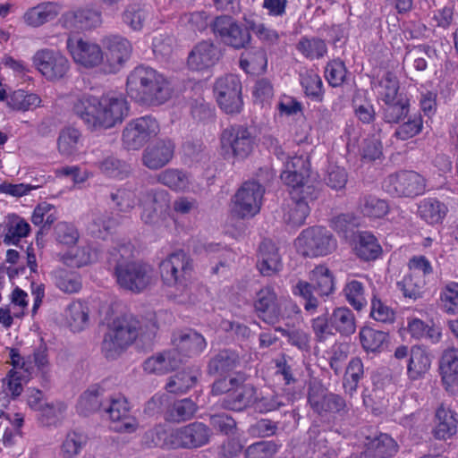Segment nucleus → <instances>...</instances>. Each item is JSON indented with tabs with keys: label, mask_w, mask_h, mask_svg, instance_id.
Returning a JSON list of instances; mask_svg holds the SVG:
<instances>
[{
	"label": "nucleus",
	"mask_w": 458,
	"mask_h": 458,
	"mask_svg": "<svg viewBox=\"0 0 458 458\" xmlns=\"http://www.w3.org/2000/svg\"><path fill=\"white\" fill-rule=\"evenodd\" d=\"M213 32L225 46L234 49L246 48L251 41L249 29L243 28L227 15L218 16L212 24Z\"/></svg>",
	"instance_id": "4468645a"
},
{
	"label": "nucleus",
	"mask_w": 458,
	"mask_h": 458,
	"mask_svg": "<svg viewBox=\"0 0 458 458\" xmlns=\"http://www.w3.org/2000/svg\"><path fill=\"white\" fill-rule=\"evenodd\" d=\"M436 51L429 46H418L409 50L403 57V65L409 70L424 71L427 68L426 57L431 58Z\"/></svg>",
	"instance_id": "49530a36"
},
{
	"label": "nucleus",
	"mask_w": 458,
	"mask_h": 458,
	"mask_svg": "<svg viewBox=\"0 0 458 458\" xmlns=\"http://www.w3.org/2000/svg\"><path fill=\"white\" fill-rule=\"evenodd\" d=\"M192 270V259L182 250L171 253L160 263V274L164 283L182 291L187 288Z\"/></svg>",
	"instance_id": "39448f33"
},
{
	"label": "nucleus",
	"mask_w": 458,
	"mask_h": 458,
	"mask_svg": "<svg viewBox=\"0 0 458 458\" xmlns=\"http://www.w3.org/2000/svg\"><path fill=\"white\" fill-rule=\"evenodd\" d=\"M308 400L310 407L318 414L339 412L346 408V403L341 396L328 393L320 384L310 386Z\"/></svg>",
	"instance_id": "a211bd4d"
},
{
	"label": "nucleus",
	"mask_w": 458,
	"mask_h": 458,
	"mask_svg": "<svg viewBox=\"0 0 458 458\" xmlns=\"http://www.w3.org/2000/svg\"><path fill=\"white\" fill-rule=\"evenodd\" d=\"M254 308L259 318L267 324L275 325L281 320L289 324L290 315L286 312L299 314V307L289 301H278L271 286L261 288L256 294Z\"/></svg>",
	"instance_id": "7ed1b4c3"
},
{
	"label": "nucleus",
	"mask_w": 458,
	"mask_h": 458,
	"mask_svg": "<svg viewBox=\"0 0 458 458\" xmlns=\"http://www.w3.org/2000/svg\"><path fill=\"white\" fill-rule=\"evenodd\" d=\"M362 347L367 352H380L387 341V334L371 327H363L360 332Z\"/></svg>",
	"instance_id": "603ef678"
},
{
	"label": "nucleus",
	"mask_w": 458,
	"mask_h": 458,
	"mask_svg": "<svg viewBox=\"0 0 458 458\" xmlns=\"http://www.w3.org/2000/svg\"><path fill=\"white\" fill-rule=\"evenodd\" d=\"M313 199L301 196L298 199L292 198L291 203L284 212V221L293 226H300L304 224L310 213L309 202Z\"/></svg>",
	"instance_id": "a19ab883"
},
{
	"label": "nucleus",
	"mask_w": 458,
	"mask_h": 458,
	"mask_svg": "<svg viewBox=\"0 0 458 458\" xmlns=\"http://www.w3.org/2000/svg\"><path fill=\"white\" fill-rule=\"evenodd\" d=\"M159 131L160 126L156 118L141 116L126 125L122 134V143L128 150H138L150 139L157 136Z\"/></svg>",
	"instance_id": "1a4fd4ad"
},
{
	"label": "nucleus",
	"mask_w": 458,
	"mask_h": 458,
	"mask_svg": "<svg viewBox=\"0 0 458 458\" xmlns=\"http://www.w3.org/2000/svg\"><path fill=\"white\" fill-rule=\"evenodd\" d=\"M398 90L399 82L396 76L391 72H386L378 84V95L382 101L385 102L404 97V95L399 93Z\"/></svg>",
	"instance_id": "bf43d9fd"
},
{
	"label": "nucleus",
	"mask_w": 458,
	"mask_h": 458,
	"mask_svg": "<svg viewBox=\"0 0 458 458\" xmlns=\"http://www.w3.org/2000/svg\"><path fill=\"white\" fill-rule=\"evenodd\" d=\"M359 210L369 218H382L389 212L386 200L376 195L366 194L360 199Z\"/></svg>",
	"instance_id": "79ce46f5"
},
{
	"label": "nucleus",
	"mask_w": 458,
	"mask_h": 458,
	"mask_svg": "<svg viewBox=\"0 0 458 458\" xmlns=\"http://www.w3.org/2000/svg\"><path fill=\"white\" fill-rule=\"evenodd\" d=\"M422 125L420 115H411L406 122L397 127L394 136L400 140H407L418 135L422 130Z\"/></svg>",
	"instance_id": "69168bd1"
},
{
	"label": "nucleus",
	"mask_w": 458,
	"mask_h": 458,
	"mask_svg": "<svg viewBox=\"0 0 458 458\" xmlns=\"http://www.w3.org/2000/svg\"><path fill=\"white\" fill-rule=\"evenodd\" d=\"M267 64V55L261 47L245 48L241 55L240 66L248 73L263 72Z\"/></svg>",
	"instance_id": "f704fd0d"
},
{
	"label": "nucleus",
	"mask_w": 458,
	"mask_h": 458,
	"mask_svg": "<svg viewBox=\"0 0 458 458\" xmlns=\"http://www.w3.org/2000/svg\"><path fill=\"white\" fill-rule=\"evenodd\" d=\"M105 392V388L100 385L90 386L80 396L76 406L77 411L83 416H88L96 411L100 407L99 399Z\"/></svg>",
	"instance_id": "4c0bfd02"
},
{
	"label": "nucleus",
	"mask_w": 458,
	"mask_h": 458,
	"mask_svg": "<svg viewBox=\"0 0 458 458\" xmlns=\"http://www.w3.org/2000/svg\"><path fill=\"white\" fill-rule=\"evenodd\" d=\"M280 177L292 188V198L298 199L303 196L306 199H316L319 194L318 190L308 182L307 160L302 157L294 156L287 161Z\"/></svg>",
	"instance_id": "20e7f679"
},
{
	"label": "nucleus",
	"mask_w": 458,
	"mask_h": 458,
	"mask_svg": "<svg viewBox=\"0 0 458 458\" xmlns=\"http://www.w3.org/2000/svg\"><path fill=\"white\" fill-rule=\"evenodd\" d=\"M66 48L73 61L85 68H94L103 63L104 54L96 43L69 37L66 40Z\"/></svg>",
	"instance_id": "dca6fc26"
},
{
	"label": "nucleus",
	"mask_w": 458,
	"mask_h": 458,
	"mask_svg": "<svg viewBox=\"0 0 458 458\" xmlns=\"http://www.w3.org/2000/svg\"><path fill=\"white\" fill-rule=\"evenodd\" d=\"M64 27L66 29L83 31L98 27L101 22V13L89 7H82L68 11L62 16Z\"/></svg>",
	"instance_id": "aec40b11"
},
{
	"label": "nucleus",
	"mask_w": 458,
	"mask_h": 458,
	"mask_svg": "<svg viewBox=\"0 0 458 458\" xmlns=\"http://www.w3.org/2000/svg\"><path fill=\"white\" fill-rule=\"evenodd\" d=\"M363 363L360 359L353 358L350 360L346 369L344 387L345 393L350 396H352L357 390L358 383L363 377Z\"/></svg>",
	"instance_id": "864d4df0"
},
{
	"label": "nucleus",
	"mask_w": 458,
	"mask_h": 458,
	"mask_svg": "<svg viewBox=\"0 0 458 458\" xmlns=\"http://www.w3.org/2000/svg\"><path fill=\"white\" fill-rule=\"evenodd\" d=\"M60 5L55 2H43L29 8L22 15L25 24L38 28L54 21L60 13Z\"/></svg>",
	"instance_id": "5701e85b"
},
{
	"label": "nucleus",
	"mask_w": 458,
	"mask_h": 458,
	"mask_svg": "<svg viewBox=\"0 0 458 458\" xmlns=\"http://www.w3.org/2000/svg\"><path fill=\"white\" fill-rule=\"evenodd\" d=\"M425 284V278L421 275L411 272L397 283L403 295L412 300L421 297Z\"/></svg>",
	"instance_id": "8fccbe9b"
},
{
	"label": "nucleus",
	"mask_w": 458,
	"mask_h": 458,
	"mask_svg": "<svg viewBox=\"0 0 458 458\" xmlns=\"http://www.w3.org/2000/svg\"><path fill=\"white\" fill-rule=\"evenodd\" d=\"M297 49L307 58H321L327 53V48L325 41L318 38H301Z\"/></svg>",
	"instance_id": "680f3d73"
},
{
	"label": "nucleus",
	"mask_w": 458,
	"mask_h": 458,
	"mask_svg": "<svg viewBox=\"0 0 458 458\" xmlns=\"http://www.w3.org/2000/svg\"><path fill=\"white\" fill-rule=\"evenodd\" d=\"M330 327L342 335H351L356 331V318L347 307H339L333 310L329 318Z\"/></svg>",
	"instance_id": "c9c22d12"
},
{
	"label": "nucleus",
	"mask_w": 458,
	"mask_h": 458,
	"mask_svg": "<svg viewBox=\"0 0 458 458\" xmlns=\"http://www.w3.org/2000/svg\"><path fill=\"white\" fill-rule=\"evenodd\" d=\"M314 288L320 295L327 296L334 291V281L328 268L324 266L315 267L310 276Z\"/></svg>",
	"instance_id": "6e6d98bb"
},
{
	"label": "nucleus",
	"mask_w": 458,
	"mask_h": 458,
	"mask_svg": "<svg viewBox=\"0 0 458 458\" xmlns=\"http://www.w3.org/2000/svg\"><path fill=\"white\" fill-rule=\"evenodd\" d=\"M175 144L170 139H160L149 144L142 152V164L150 170H158L171 162Z\"/></svg>",
	"instance_id": "f3484780"
},
{
	"label": "nucleus",
	"mask_w": 458,
	"mask_h": 458,
	"mask_svg": "<svg viewBox=\"0 0 458 458\" xmlns=\"http://www.w3.org/2000/svg\"><path fill=\"white\" fill-rule=\"evenodd\" d=\"M174 344L176 346L178 353L183 352L185 356H194L199 354L206 348L204 337L193 330L181 333L174 338ZM178 357L180 355L178 354Z\"/></svg>",
	"instance_id": "2f4dec72"
},
{
	"label": "nucleus",
	"mask_w": 458,
	"mask_h": 458,
	"mask_svg": "<svg viewBox=\"0 0 458 458\" xmlns=\"http://www.w3.org/2000/svg\"><path fill=\"white\" fill-rule=\"evenodd\" d=\"M157 181L174 191H182L188 185V178L178 169H166L157 175Z\"/></svg>",
	"instance_id": "e2e57ef3"
},
{
	"label": "nucleus",
	"mask_w": 458,
	"mask_h": 458,
	"mask_svg": "<svg viewBox=\"0 0 458 458\" xmlns=\"http://www.w3.org/2000/svg\"><path fill=\"white\" fill-rule=\"evenodd\" d=\"M354 251L360 259L369 261L375 260L380 256L382 248L372 233L361 232L357 236Z\"/></svg>",
	"instance_id": "473e14b6"
},
{
	"label": "nucleus",
	"mask_w": 458,
	"mask_h": 458,
	"mask_svg": "<svg viewBox=\"0 0 458 458\" xmlns=\"http://www.w3.org/2000/svg\"><path fill=\"white\" fill-rule=\"evenodd\" d=\"M127 92L141 102L159 106L172 98L174 89L164 74L151 67L138 66L127 78Z\"/></svg>",
	"instance_id": "f257e3e1"
},
{
	"label": "nucleus",
	"mask_w": 458,
	"mask_h": 458,
	"mask_svg": "<svg viewBox=\"0 0 458 458\" xmlns=\"http://www.w3.org/2000/svg\"><path fill=\"white\" fill-rule=\"evenodd\" d=\"M407 375L410 379L421 378L430 369L431 359L421 346H413L407 360Z\"/></svg>",
	"instance_id": "7c9ffc66"
},
{
	"label": "nucleus",
	"mask_w": 458,
	"mask_h": 458,
	"mask_svg": "<svg viewBox=\"0 0 458 458\" xmlns=\"http://www.w3.org/2000/svg\"><path fill=\"white\" fill-rule=\"evenodd\" d=\"M182 361L177 351H169L146 360L144 370L153 374H165L179 368Z\"/></svg>",
	"instance_id": "c756f323"
},
{
	"label": "nucleus",
	"mask_w": 458,
	"mask_h": 458,
	"mask_svg": "<svg viewBox=\"0 0 458 458\" xmlns=\"http://www.w3.org/2000/svg\"><path fill=\"white\" fill-rule=\"evenodd\" d=\"M239 361V356L235 352L223 350L210 360L209 371L211 373H225L236 368Z\"/></svg>",
	"instance_id": "3c124183"
},
{
	"label": "nucleus",
	"mask_w": 458,
	"mask_h": 458,
	"mask_svg": "<svg viewBox=\"0 0 458 458\" xmlns=\"http://www.w3.org/2000/svg\"><path fill=\"white\" fill-rule=\"evenodd\" d=\"M410 111L409 99L404 96L385 101L382 106L383 119L388 123H397L408 116Z\"/></svg>",
	"instance_id": "58836bf2"
},
{
	"label": "nucleus",
	"mask_w": 458,
	"mask_h": 458,
	"mask_svg": "<svg viewBox=\"0 0 458 458\" xmlns=\"http://www.w3.org/2000/svg\"><path fill=\"white\" fill-rule=\"evenodd\" d=\"M300 81L307 96L316 98L322 96V80L314 71L306 70L301 72Z\"/></svg>",
	"instance_id": "338daca9"
},
{
	"label": "nucleus",
	"mask_w": 458,
	"mask_h": 458,
	"mask_svg": "<svg viewBox=\"0 0 458 458\" xmlns=\"http://www.w3.org/2000/svg\"><path fill=\"white\" fill-rule=\"evenodd\" d=\"M425 179L413 171H400L388 175L384 182V191L393 197L412 198L424 192Z\"/></svg>",
	"instance_id": "9d476101"
},
{
	"label": "nucleus",
	"mask_w": 458,
	"mask_h": 458,
	"mask_svg": "<svg viewBox=\"0 0 458 458\" xmlns=\"http://www.w3.org/2000/svg\"><path fill=\"white\" fill-rule=\"evenodd\" d=\"M35 68L49 81H56L66 76L70 71L68 58L60 51L42 48L32 57Z\"/></svg>",
	"instance_id": "9b49d317"
},
{
	"label": "nucleus",
	"mask_w": 458,
	"mask_h": 458,
	"mask_svg": "<svg viewBox=\"0 0 458 458\" xmlns=\"http://www.w3.org/2000/svg\"><path fill=\"white\" fill-rule=\"evenodd\" d=\"M220 143L225 157L244 159L254 148L255 136L249 128L233 125L223 131Z\"/></svg>",
	"instance_id": "6e6552de"
},
{
	"label": "nucleus",
	"mask_w": 458,
	"mask_h": 458,
	"mask_svg": "<svg viewBox=\"0 0 458 458\" xmlns=\"http://www.w3.org/2000/svg\"><path fill=\"white\" fill-rule=\"evenodd\" d=\"M257 389L250 384H243L239 379L230 395H226L223 401V406L233 411H242L248 407H253Z\"/></svg>",
	"instance_id": "b1692460"
},
{
	"label": "nucleus",
	"mask_w": 458,
	"mask_h": 458,
	"mask_svg": "<svg viewBox=\"0 0 458 458\" xmlns=\"http://www.w3.org/2000/svg\"><path fill=\"white\" fill-rule=\"evenodd\" d=\"M30 231V225L21 216L11 214L4 220V242L17 244Z\"/></svg>",
	"instance_id": "e433bc0d"
},
{
	"label": "nucleus",
	"mask_w": 458,
	"mask_h": 458,
	"mask_svg": "<svg viewBox=\"0 0 458 458\" xmlns=\"http://www.w3.org/2000/svg\"><path fill=\"white\" fill-rule=\"evenodd\" d=\"M53 276L55 286L65 293H75L81 289V276L73 271L58 268L54 271Z\"/></svg>",
	"instance_id": "de8ad7c7"
},
{
	"label": "nucleus",
	"mask_w": 458,
	"mask_h": 458,
	"mask_svg": "<svg viewBox=\"0 0 458 458\" xmlns=\"http://www.w3.org/2000/svg\"><path fill=\"white\" fill-rule=\"evenodd\" d=\"M212 430L204 423L195 421L170 432L168 445L173 449H195L209 443Z\"/></svg>",
	"instance_id": "ddd939ff"
},
{
	"label": "nucleus",
	"mask_w": 458,
	"mask_h": 458,
	"mask_svg": "<svg viewBox=\"0 0 458 458\" xmlns=\"http://www.w3.org/2000/svg\"><path fill=\"white\" fill-rule=\"evenodd\" d=\"M215 94L220 108L226 114H233L242 111V83L233 74L218 79L215 85Z\"/></svg>",
	"instance_id": "2eb2a0df"
},
{
	"label": "nucleus",
	"mask_w": 458,
	"mask_h": 458,
	"mask_svg": "<svg viewBox=\"0 0 458 458\" xmlns=\"http://www.w3.org/2000/svg\"><path fill=\"white\" fill-rule=\"evenodd\" d=\"M278 451V445L273 441H260L248 446L246 458H272Z\"/></svg>",
	"instance_id": "774afa93"
},
{
	"label": "nucleus",
	"mask_w": 458,
	"mask_h": 458,
	"mask_svg": "<svg viewBox=\"0 0 458 458\" xmlns=\"http://www.w3.org/2000/svg\"><path fill=\"white\" fill-rule=\"evenodd\" d=\"M56 220L55 207L47 202L39 203L31 216V222L43 228L50 227Z\"/></svg>",
	"instance_id": "052dcab7"
},
{
	"label": "nucleus",
	"mask_w": 458,
	"mask_h": 458,
	"mask_svg": "<svg viewBox=\"0 0 458 458\" xmlns=\"http://www.w3.org/2000/svg\"><path fill=\"white\" fill-rule=\"evenodd\" d=\"M439 306L447 314L458 313V283L450 281L443 285L439 295Z\"/></svg>",
	"instance_id": "09e8293b"
},
{
	"label": "nucleus",
	"mask_w": 458,
	"mask_h": 458,
	"mask_svg": "<svg viewBox=\"0 0 458 458\" xmlns=\"http://www.w3.org/2000/svg\"><path fill=\"white\" fill-rule=\"evenodd\" d=\"M264 192L260 183L245 182L233 199L232 212L241 218L254 216L260 210Z\"/></svg>",
	"instance_id": "f8f14e48"
},
{
	"label": "nucleus",
	"mask_w": 458,
	"mask_h": 458,
	"mask_svg": "<svg viewBox=\"0 0 458 458\" xmlns=\"http://www.w3.org/2000/svg\"><path fill=\"white\" fill-rule=\"evenodd\" d=\"M98 334L103 337L102 353L106 359L113 360L114 359V316L111 306L102 307L100 310Z\"/></svg>",
	"instance_id": "412c9836"
},
{
	"label": "nucleus",
	"mask_w": 458,
	"mask_h": 458,
	"mask_svg": "<svg viewBox=\"0 0 458 458\" xmlns=\"http://www.w3.org/2000/svg\"><path fill=\"white\" fill-rule=\"evenodd\" d=\"M140 322L131 314L116 319V350L130 346L138 337Z\"/></svg>",
	"instance_id": "c85d7f7f"
},
{
	"label": "nucleus",
	"mask_w": 458,
	"mask_h": 458,
	"mask_svg": "<svg viewBox=\"0 0 458 458\" xmlns=\"http://www.w3.org/2000/svg\"><path fill=\"white\" fill-rule=\"evenodd\" d=\"M447 212V207L443 202L433 198L422 199L418 207V213L420 218L429 225L442 223Z\"/></svg>",
	"instance_id": "72a5a7b5"
},
{
	"label": "nucleus",
	"mask_w": 458,
	"mask_h": 458,
	"mask_svg": "<svg viewBox=\"0 0 458 458\" xmlns=\"http://www.w3.org/2000/svg\"><path fill=\"white\" fill-rule=\"evenodd\" d=\"M458 420L455 413L447 406L441 404L435 413L433 435L437 439L445 440L457 432Z\"/></svg>",
	"instance_id": "a878e982"
},
{
	"label": "nucleus",
	"mask_w": 458,
	"mask_h": 458,
	"mask_svg": "<svg viewBox=\"0 0 458 458\" xmlns=\"http://www.w3.org/2000/svg\"><path fill=\"white\" fill-rule=\"evenodd\" d=\"M147 18L148 11L138 4L129 5L122 15L123 21L133 30H141Z\"/></svg>",
	"instance_id": "13d9d810"
},
{
	"label": "nucleus",
	"mask_w": 458,
	"mask_h": 458,
	"mask_svg": "<svg viewBox=\"0 0 458 458\" xmlns=\"http://www.w3.org/2000/svg\"><path fill=\"white\" fill-rule=\"evenodd\" d=\"M40 98L33 93H27L24 90L14 91L7 99V105L19 111H27L39 106Z\"/></svg>",
	"instance_id": "4d7b16f0"
},
{
	"label": "nucleus",
	"mask_w": 458,
	"mask_h": 458,
	"mask_svg": "<svg viewBox=\"0 0 458 458\" xmlns=\"http://www.w3.org/2000/svg\"><path fill=\"white\" fill-rule=\"evenodd\" d=\"M286 401H289V398L273 390L257 392L253 408L260 413H267L285 406Z\"/></svg>",
	"instance_id": "c03bdc74"
},
{
	"label": "nucleus",
	"mask_w": 458,
	"mask_h": 458,
	"mask_svg": "<svg viewBox=\"0 0 458 458\" xmlns=\"http://www.w3.org/2000/svg\"><path fill=\"white\" fill-rule=\"evenodd\" d=\"M114 95L108 93L98 98L82 93L74 97L72 112L90 131L107 129L114 124Z\"/></svg>",
	"instance_id": "f03ea898"
},
{
	"label": "nucleus",
	"mask_w": 458,
	"mask_h": 458,
	"mask_svg": "<svg viewBox=\"0 0 458 458\" xmlns=\"http://www.w3.org/2000/svg\"><path fill=\"white\" fill-rule=\"evenodd\" d=\"M66 320L72 331L84 330L89 324V308L80 301L72 302L66 310Z\"/></svg>",
	"instance_id": "a18cd8bd"
},
{
	"label": "nucleus",
	"mask_w": 458,
	"mask_h": 458,
	"mask_svg": "<svg viewBox=\"0 0 458 458\" xmlns=\"http://www.w3.org/2000/svg\"><path fill=\"white\" fill-rule=\"evenodd\" d=\"M295 246L300 254L315 258L331 253L336 248V241L327 229L313 226L301 233Z\"/></svg>",
	"instance_id": "423d86ee"
},
{
	"label": "nucleus",
	"mask_w": 458,
	"mask_h": 458,
	"mask_svg": "<svg viewBox=\"0 0 458 458\" xmlns=\"http://www.w3.org/2000/svg\"><path fill=\"white\" fill-rule=\"evenodd\" d=\"M169 199L167 193L164 191H148L147 192L142 199V213L141 219L146 224L154 223L159 215L168 208Z\"/></svg>",
	"instance_id": "393cba45"
},
{
	"label": "nucleus",
	"mask_w": 458,
	"mask_h": 458,
	"mask_svg": "<svg viewBox=\"0 0 458 458\" xmlns=\"http://www.w3.org/2000/svg\"><path fill=\"white\" fill-rule=\"evenodd\" d=\"M154 270L140 261H124L116 266V282L122 288L140 293L151 284Z\"/></svg>",
	"instance_id": "0eeeda50"
},
{
	"label": "nucleus",
	"mask_w": 458,
	"mask_h": 458,
	"mask_svg": "<svg viewBox=\"0 0 458 458\" xmlns=\"http://www.w3.org/2000/svg\"><path fill=\"white\" fill-rule=\"evenodd\" d=\"M221 57L220 49L210 40L196 44L188 55L187 64L193 71H204L214 66Z\"/></svg>",
	"instance_id": "6ab92c4d"
},
{
	"label": "nucleus",
	"mask_w": 458,
	"mask_h": 458,
	"mask_svg": "<svg viewBox=\"0 0 458 458\" xmlns=\"http://www.w3.org/2000/svg\"><path fill=\"white\" fill-rule=\"evenodd\" d=\"M87 442V437L81 433L70 432L67 434L61 447L62 455L64 458L77 456Z\"/></svg>",
	"instance_id": "0e129e2a"
},
{
	"label": "nucleus",
	"mask_w": 458,
	"mask_h": 458,
	"mask_svg": "<svg viewBox=\"0 0 458 458\" xmlns=\"http://www.w3.org/2000/svg\"><path fill=\"white\" fill-rule=\"evenodd\" d=\"M344 295L348 303L357 310H361L368 303L364 285L357 280L349 281L345 284Z\"/></svg>",
	"instance_id": "5fc2aeb1"
},
{
	"label": "nucleus",
	"mask_w": 458,
	"mask_h": 458,
	"mask_svg": "<svg viewBox=\"0 0 458 458\" xmlns=\"http://www.w3.org/2000/svg\"><path fill=\"white\" fill-rule=\"evenodd\" d=\"M81 140V131L73 127H66L61 130L57 139V148L64 157H72L79 150Z\"/></svg>",
	"instance_id": "37998d69"
},
{
	"label": "nucleus",
	"mask_w": 458,
	"mask_h": 458,
	"mask_svg": "<svg viewBox=\"0 0 458 458\" xmlns=\"http://www.w3.org/2000/svg\"><path fill=\"white\" fill-rule=\"evenodd\" d=\"M443 384L452 394H458V349H446L440 360Z\"/></svg>",
	"instance_id": "4be33fe9"
},
{
	"label": "nucleus",
	"mask_w": 458,
	"mask_h": 458,
	"mask_svg": "<svg viewBox=\"0 0 458 458\" xmlns=\"http://www.w3.org/2000/svg\"><path fill=\"white\" fill-rule=\"evenodd\" d=\"M258 267L263 276H272L282 267L281 255L271 240H264L259 246Z\"/></svg>",
	"instance_id": "bb28decb"
},
{
	"label": "nucleus",
	"mask_w": 458,
	"mask_h": 458,
	"mask_svg": "<svg viewBox=\"0 0 458 458\" xmlns=\"http://www.w3.org/2000/svg\"><path fill=\"white\" fill-rule=\"evenodd\" d=\"M197 409V404L191 399L178 400L166 407L165 419L173 422L188 420L194 416Z\"/></svg>",
	"instance_id": "ea45409f"
},
{
	"label": "nucleus",
	"mask_w": 458,
	"mask_h": 458,
	"mask_svg": "<svg viewBox=\"0 0 458 458\" xmlns=\"http://www.w3.org/2000/svg\"><path fill=\"white\" fill-rule=\"evenodd\" d=\"M398 445L387 434L369 439L366 448L356 458H389L397 452Z\"/></svg>",
	"instance_id": "cd10ccee"
}]
</instances>
